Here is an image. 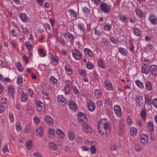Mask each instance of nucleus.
<instances>
[{
	"label": "nucleus",
	"mask_w": 157,
	"mask_h": 157,
	"mask_svg": "<svg viewBox=\"0 0 157 157\" xmlns=\"http://www.w3.org/2000/svg\"><path fill=\"white\" fill-rule=\"evenodd\" d=\"M119 52L123 56H127L128 55V53L126 49L124 48L120 47L118 49Z\"/></svg>",
	"instance_id": "24"
},
{
	"label": "nucleus",
	"mask_w": 157,
	"mask_h": 157,
	"mask_svg": "<svg viewBox=\"0 0 157 157\" xmlns=\"http://www.w3.org/2000/svg\"><path fill=\"white\" fill-rule=\"evenodd\" d=\"M44 26L46 30L48 32H50V27L48 23H45L44 24Z\"/></svg>",
	"instance_id": "57"
},
{
	"label": "nucleus",
	"mask_w": 157,
	"mask_h": 157,
	"mask_svg": "<svg viewBox=\"0 0 157 157\" xmlns=\"http://www.w3.org/2000/svg\"><path fill=\"white\" fill-rule=\"evenodd\" d=\"M137 16L140 18H142L144 17V13L141 10L139 9H136L135 10Z\"/></svg>",
	"instance_id": "32"
},
{
	"label": "nucleus",
	"mask_w": 157,
	"mask_h": 157,
	"mask_svg": "<svg viewBox=\"0 0 157 157\" xmlns=\"http://www.w3.org/2000/svg\"><path fill=\"white\" fill-rule=\"evenodd\" d=\"M44 128L42 126H39L36 130V134L40 136V137H42L44 134Z\"/></svg>",
	"instance_id": "21"
},
{
	"label": "nucleus",
	"mask_w": 157,
	"mask_h": 157,
	"mask_svg": "<svg viewBox=\"0 0 157 157\" xmlns=\"http://www.w3.org/2000/svg\"><path fill=\"white\" fill-rule=\"evenodd\" d=\"M104 27L105 30L109 31L111 29L112 26L110 24L107 23L104 25Z\"/></svg>",
	"instance_id": "48"
},
{
	"label": "nucleus",
	"mask_w": 157,
	"mask_h": 157,
	"mask_svg": "<svg viewBox=\"0 0 157 157\" xmlns=\"http://www.w3.org/2000/svg\"><path fill=\"white\" fill-rule=\"evenodd\" d=\"M141 71L143 73L145 74H148L149 72V69H148L147 67L143 66L141 67Z\"/></svg>",
	"instance_id": "49"
},
{
	"label": "nucleus",
	"mask_w": 157,
	"mask_h": 157,
	"mask_svg": "<svg viewBox=\"0 0 157 157\" xmlns=\"http://www.w3.org/2000/svg\"><path fill=\"white\" fill-rule=\"evenodd\" d=\"M73 89L74 91V93L75 94H77V95H79V92L78 90L77 87H76L75 86H72Z\"/></svg>",
	"instance_id": "61"
},
{
	"label": "nucleus",
	"mask_w": 157,
	"mask_h": 157,
	"mask_svg": "<svg viewBox=\"0 0 157 157\" xmlns=\"http://www.w3.org/2000/svg\"><path fill=\"white\" fill-rule=\"evenodd\" d=\"M83 52H84L85 55L86 56H89L90 58L93 57V53L88 48H85L84 49Z\"/></svg>",
	"instance_id": "16"
},
{
	"label": "nucleus",
	"mask_w": 157,
	"mask_h": 157,
	"mask_svg": "<svg viewBox=\"0 0 157 157\" xmlns=\"http://www.w3.org/2000/svg\"><path fill=\"white\" fill-rule=\"evenodd\" d=\"M101 42L102 46H106L108 45L109 40L106 38H103L102 39Z\"/></svg>",
	"instance_id": "34"
},
{
	"label": "nucleus",
	"mask_w": 157,
	"mask_h": 157,
	"mask_svg": "<svg viewBox=\"0 0 157 157\" xmlns=\"http://www.w3.org/2000/svg\"><path fill=\"white\" fill-rule=\"evenodd\" d=\"M49 81L50 83L53 86H56L57 85V79L55 78L54 76H51L49 78Z\"/></svg>",
	"instance_id": "28"
},
{
	"label": "nucleus",
	"mask_w": 157,
	"mask_h": 157,
	"mask_svg": "<svg viewBox=\"0 0 157 157\" xmlns=\"http://www.w3.org/2000/svg\"><path fill=\"white\" fill-rule=\"evenodd\" d=\"M49 55L51 56L50 58L53 64L55 66H56L58 63L59 59L58 57L56 55L53 56V54L51 52L49 53Z\"/></svg>",
	"instance_id": "8"
},
{
	"label": "nucleus",
	"mask_w": 157,
	"mask_h": 157,
	"mask_svg": "<svg viewBox=\"0 0 157 157\" xmlns=\"http://www.w3.org/2000/svg\"><path fill=\"white\" fill-rule=\"evenodd\" d=\"M56 133L61 138L64 137L65 135L63 132L60 129H58L56 131Z\"/></svg>",
	"instance_id": "46"
},
{
	"label": "nucleus",
	"mask_w": 157,
	"mask_h": 157,
	"mask_svg": "<svg viewBox=\"0 0 157 157\" xmlns=\"http://www.w3.org/2000/svg\"><path fill=\"white\" fill-rule=\"evenodd\" d=\"M89 110L91 112H93L95 109L96 106L94 102L90 101L88 105Z\"/></svg>",
	"instance_id": "23"
},
{
	"label": "nucleus",
	"mask_w": 157,
	"mask_h": 157,
	"mask_svg": "<svg viewBox=\"0 0 157 157\" xmlns=\"http://www.w3.org/2000/svg\"><path fill=\"white\" fill-rule=\"evenodd\" d=\"M19 16L21 21L24 23L28 22L29 20V17L25 13H20Z\"/></svg>",
	"instance_id": "13"
},
{
	"label": "nucleus",
	"mask_w": 157,
	"mask_h": 157,
	"mask_svg": "<svg viewBox=\"0 0 157 157\" xmlns=\"http://www.w3.org/2000/svg\"><path fill=\"white\" fill-rule=\"evenodd\" d=\"M8 93L9 95L11 96L12 98H14V89L13 87L10 86L8 87Z\"/></svg>",
	"instance_id": "27"
},
{
	"label": "nucleus",
	"mask_w": 157,
	"mask_h": 157,
	"mask_svg": "<svg viewBox=\"0 0 157 157\" xmlns=\"http://www.w3.org/2000/svg\"><path fill=\"white\" fill-rule=\"evenodd\" d=\"M25 46L27 48L28 51H29L31 50L32 48V46L31 43L29 42H28L26 43L25 44Z\"/></svg>",
	"instance_id": "59"
},
{
	"label": "nucleus",
	"mask_w": 157,
	"mask_h": 157,
	"mask_svg": "<svg viewBox=\"0 0 157 157\" xmlns=\"http://www.w3.org/2000/svg\"><path fill=\"white\" fill-rule=\"evenodd\" d=\"M71 52L73 57L76 60H79L81 59L82 57V55L80 51L75 49L71 50Z\"/></svg>",
	"instance_id": "5"
},
{
	"label": "nucleus",
	"mask_w": 157,
	"mask_h": 157,
	"mask_svg": "<svg viewBox=\"0 0 157 157\" xmlns=\"http://www.w3.org/2000/svg\"><path fill=\"white\" fill-rule=\"evenodd\" d=\"M27 108L28 113L31 114L33 113V109L31 106L29 105H27Z\"/></svg>",
	"instance_id": "60"
},
{
	"label": "nucleus",
	"mask_w": 157,
	"mask_h": 157,
	"mask_svg": "<svg viewBox=\"0 0 157 157\" xmlns=\"http://www.w3.org/2000/svg\"><path fill=\"white\" fill-rule=\"evenodd\" d=\"M38 52L40 56L41 57H44L46 55V53L45 50L42 49H40L38 51Z\"/></svg>",
	"instance_id": "50"
},
{
	"label": "nucleus",
	"mask_w": 157,
	"mask_h": 157,
	"mask_svg": "<svg viewBox=\"0 0 157 157\" xmlns=\"http://www.w3.org/2000/svg\"><path fill=\"white\" fill-rule=\"evenodd\" d=\"M106 118H103L100 120L98 125V129L100 134L103 135L104 134V131H102V128L106 131L108 129L109 130L111 129V124L109 123L105 122L107 120Z\"/></svg>",
	"instance_id": "1"
},
{
	"label": "nucleus",
	"mask_w": 157,
	"mask_h": 157,
	"mask_svg": "<svg viewBox=\"0 0 157 157\" xmlns=\"http://www.w3.org/2000/svg\"><path fill=\"white\" fill-rule=\"evenodd\" d=\"M135 83L137 86L141 89L144 88V85L142 82L139 80H136L135 81Z\"/></svg>",
	"instance_id": "30"
},
{
	"label": "nucleus",
	"mask_w": 157,
	"mask_h": 157,
	"mask_svg": "<svg viewBox=\"0 0 157 157\" xmlns=\"http://www.w3.org/2000/svg\"><path fill=\"white\" fill-rule=\"evenodd\" d=\"M146 112L145 110L143 109L141 110L140 116L142 119L143 121H145L146 120Z\"/></svg>",
	"instance_id": "42"
},
{
	"label": "nucleus",
	"mask_w": 157,
	"mask_h": 157,
	"mask_svg": "<svg viewBox=\"0 0 157 157\" xmlns=\"http://www.w3.org/2000/svg\"><path fill=\"white\" fill-rule=\"evenodd\" d=\"M147 126L149 129L150 130V134L153 135L154 132V127L153 123L151 121L147 123Z\"/></svg>",
	"instance_id": "18"
},
{
	"label": "nucleus",
	"mask_w": 157,
	"mask_h": 157,
	"mask_svg": "<svg viewBox=\"0 0 157 157\" xmlns=\"http://www.w3.org/2000/svg\"><path fill=\"white\" fill-rule=\"evenodd\" d=\"M36 109L38 112H44L46 111V107L44 104L40 101L37 100L36 102Z\"/></svg>",
	"instance_id": "3"
},
{
	"label": "nucleus",
	"mask_w": 157,
	"mask_h": 157,
	"mask_svg": "<svg viewBox=\"0 0 157 157\" xmlns=\"http://www.w3.org/2000/svg\"><path fill=\"white\" fill-rule=\"evenodd\" d=\"M68 136L71 140H73L75 137V133L72 132H69L68 133Z\"/></svg>",
	"instance_id": "33"
},
{
	"label": "nucleus",
	"mask_w": 157,
	"mask_h": 157,
	"mask_svg": "<svg viewBox=\"0 0 157 157\" xmlns=\"http://www.w3.org/2000/svg\"><path fill=\"white\" fill-rule=\"evenodd\" d=\"M130 135L133 136H136L137 133V131L136 128H132L130 131Z\"/></svg>",
	"instance_id": "41"
},
{
	"label": "nucleus",
	"mask_w": 157,
	"mask_h": 157,
	"mask_svg": "<svg viewBox=\"0 0 157 157\" xmlns=\"http://www.w3.org/2000/svg\"><path fill=\"white\" fill-rule=\"evenodd\" d=\"M148 139L147 136L145 134H142L140 137V142L143 145H145L147 143Z\"/></svg>",
	"instance_id": "14"
},
{
	"label": "nucleus",
	"mask_w": 157,
	"mask_h": 157,
	"mask_svg": "<svg viewBox=\"0 0 157 157\" xmlns=\"http://www.w3.org/2000/svg\"><path fill=\"white\" fill-rule=\"evenodd\" d=\"M135 147V150L137 151H140L141 150V146L140 144H136Z\"/></svg>",
	"instance_id": "63"
},
{
	"label": "nucleus",
	"mask_w": 157,
	"mask_h": 157,
	"mask_svg": "<svg viewBox=\"0 0 157 157\" xmlns=\"http://www.w3.org/2000/svg\"><path fill=\"white\" fill-rule=\"evenodd\" d=\"M153 105L154 106V107L156 108L157 109V98H154L152 101V103Z\"/></svg>",
	"instance_id": "64"
},
{
	"label": "nucleus",
	"mask_w": 157,
	"mask_h": 157,
	"mask_svg": "<svg viewBox=\"0 0 157 157\" xmlns=\"http://www.w3.org/2000/svg\"><path fill=\"white\" fill-rule=\"evenodd\" d=\"M114 110L117 116L121 117L122 115V111L120 106L116 105L114 106Z\"/></svg>",
	"instance_id": "9"
},
{
	"label": "nucleus",
	"mask_w": 157,
	"mask_h": 157,
	"mask_svg": "<svg viewBox=\"0 0 157 157\" xmlns=\"http://www.w3.org/2000/svg\"><path fill=\"white\" fill-rule=\"evenodd\" d=\"M42 93L44 98L47 100L49 99V96L45 90H43L42 91Z\"/></svg>",
	"instance_id": "45"
},
{
	"label": "nucleus",
	"mask_w": 157,
	"mask_h": 157,
	"mask_svg": "<svg viewBox=\"0 0 157 157\" xmlns=\"http://www.w3.org/2000/svg\"><path fill=\"white\" fill-rule=\"evenodd\" d=\"M65 39L69 42H71L74 40V37L73 34L67 32L66 33H64Z\"/></svg>",
	"instance_id": "12"
},
{
	"label": "nucleus",
	"mask_w": 157,
	"mask_h": 157,
	"mask_svg": "<svg viewBox=\"0 0 157 157\" xmlns=\"http://www.w3.org/2000/svg\"><path fill=\"white\" fill-rule=\"evenodd\" d=\"M78 119L79 122H86L87 119L86 115L83 113L79 112L78 114Z\"/></svg>",
	"instance_id": "7"
},
{
	"label": "nucleus",
	"mask_w": 157,
	"mask_h": 157,
	"mask_svg": "<svg viewBox=\"0 0 157 157\" xmlns=\"http://www.w3.org/2000/svg\"><path fill=\"white\" fill-rule=\"evenodd\" d=\"M83 128L85 133L87 134L90 133L92 131L90 125L86 124H85L83 125Z\"/></svg>",
	"instance_id": "22"
},
{
	"label": "nucleus",
	"mask_w": 157,
	"mask_h": 157,
	"mask_svg": "<svg viewBox=\"0 0 157 157\" xmlns=\"http://www.w3.org/2000/svg\"><path fill=\"white\" fill-rule=\"evenodd\" d=\"M145 98V103L148 106H150L151 105L152 102L151 97L148 94H145L144 95Z\"/></svg>",
	"instance_id": "17"
},
{
	"label": "nucleus",
	"mask_w": 157,
	"mask_h": 157,
	"mask_svg": "<svg viewBox=\"0 0 157 157\" xmlns=\"http://www.w3.org/2000/svg\"><path fill=\"white\" fill-rule=\"evenodd\" d=\"M136 101L139 106H142L144 103L142 96L140 95H138L136 96Z\"/></svg>",
	"instance_id": "15"
},
{
	"label": "nucleus",
	"mask_w": 157,
	"mask_h": 157,
	"mask_svg": "<svg viewBox=\"0 0 157 157\" xmlns=\"http://www.w3.org/2000/svg\"><path fill=\"white\" fill-rule=\"evenodd\" d=\"M104 85L105 88L108 90H112L113 87L112 84L111 82L108 80H106L104 82Z\"/></svg>",
	"instance_id": "11"
},
{
	"label": "nucleus",
	"mask_w": 157,
	"mask_h": 157,
	"mask_svg": "<svg viewBox=\"0 0 157 157\" xmlns=\"http://www.w3.org/2000/svg\"><path fill=\"white\" fill-rule=\"evenodd\" d=\"M133 33L134 35L136 36H140L141 33L140 30L138 28L134 27L133 28Z\"/></svg>",
	"instance_id": "29"
},
{
	"label": "nucleus",
	"mask_w": 157,
	"mask_h": 157,
	"mask_svg": "<svg viewBox=\"0 0 157 157\" xmlns=\"http://www.w3.org/2000/svg\"><path fill=\"white\" fill-rule=\"evenodd\" d=\"M49 148L50 150L55 151L58 149V147L53 143L51 142L49 144Z\"/></svg>",
	"instance_id": "38"
},
{
	"label": "nucleus",
	"mask_w": 157,
	"mask_h": 157,
	"mask_svg": "<svg viewBox=\"0 0 157 157\" xmlns=\"http://www.w3.org/2000/svg\"><path fill=\"white\" fill-rule=\"evenodd\" d=\"M65 69L68 75H70L72 74V69L69 65H66L65 66Z\"/></svg>",
	"instance_id": "26"
},
{
	"label": "nucleus",
	"mask_w": 157,
	"mask_h": 157,
	"mask_svg": "<svg viewBox=\"0 0 157 157\" xmlns=\"http://www.w3.org/2000/svg\"><path fill=\"white\" fill-rule=\"evenodd\" d=\"M23 81V78L22 77L19 76L17 77V83L18 85H20L21 83H22Z\"/></svg>",
	"instance_id": "62"
},
{
	"label": "nucleus",
	"mask_w": 157,
	"mask_h": 157,
	"mask_svg": "<svg viewBox=\"0 0 157 157\" xmlns=\"http://www.w3.org/2000/svg\"><path fill=\"white\" fill-rule=\"evenodd\" d=\"M8 104L7 99L6 98L3 97L2 98L0 104L7 107Z\"/></svg>",
	"instance_id": "36"
},
{
	"label": "nucleus",
	"mask_w": 157,
	"mask_h": 157,
	"mask_svg": "<svg viewBox=\"0 0 157 157\" xmlns=\"http://www.w3.org/2000/svg\"><path fill=\"white\" fill-rule=\"evenodd\" d=\"M95 34L97 35L98 36L101 35L102 33L101 31L97 29V27L95 28L94 29Z\"/></svg>",
	"instance_id": "55"
},
{
	"label": "nucleus",
	"mask_w": 157,
	"mask_h": 157,
	"mask_svg": "<svg viewBox=\"0 0 157 157\" xmlns=\"http://www.w3.org/2000/svg\"><path fill=\"white\" fill-rule=\"evenodd\" d=\"M69 11L70 13V15L73 16L74 17L76 18L77 17V14L75 10L72 9H70L69 10Z\"/></svg>",
	"instance_id": "47"
},
{
	"label": "nucleus",
	"mask_w": 157,
	"mask_h": 157,
	"mask_svg": "<svg viewBox=\"0 0 157 157\" xmlns=\"http://www.w3.org/2000/svg\"><path fill=\"white\" fill-rule=\"evenodd\" d=\"M78 72L83 77L85 76L86 74V72L85 71L82 69H79Z\"/></svg>",
	"instance_id": "56"
},
{
	"label": "nucleus",
	"mask_w": 157,
	"mask_h": 157,
	"mask_svg": "<svg viewBox=\"0 0 157 157\" xmlns=\"http://www.w3.org/2000/svg\"><path fill=\"white\" fill-rule=\"evenodd\" d=\"M126 15L124 16L123 15H120V19L122 22L125 23L127 21L128 18L126 17Z\"/></svg>",
	"instance_id": "39"
},
{
	"label": "nucleus",
	"mask_w": 157,
	"mask_h": 157,
	"mask_svg": "<svg viewBox=\"0 0 157 157\" xmlns=\"http://www.w3.org/2000/svg\"><path fill=\"white\" fill-rule=\"evenodd\" d=\"M67 104H68L71 110L75 111L77 110V106L76 103L73 101H69Z\"/></svg>",
	"instance_id": "10"
},
{
	"label": "nucleus",
	"mask_w": 157,
	"mask_h": 157,
	"mask_svg": "<svg viewBox=\"0 0 157 157\" xmlns=\"http://www.w3.org/2000/svg\"><path fill=\"white\" fill-rule=\"evenodd\" d=\"M25 145L27 148L29 150H30L32 148L33 144L32 141L28 140L26 142Z\"/></svg>",
	"instance_id": "35"
},
{
	"label": "nucleus",
	"mask_w": 157,
	"mask_h": 157,
	"mask_svg": "<svg viewBox=\"0 0 157 157\" xmlns=\"http://www.w3.org/2000/svg\"><path fill=\"white\" fill-rule=\"evenodd\" d=\"M127 121L128 125H131L132 123V117L128 116L127 118Z\"/></svg>",
	"instance_id": "51"
},
{
	"label": "nucleus",
	"mask_w": 157,
	"mask_h": 157,
	"mask_svg": "<svg viewBox=\"0 0 157 157\" xmlns=\"http://www.w3.org/2000/svg\"><path fill=\"white\" fill-rule=\"evenodd\" d=\"M17 67L18 69V70L20 71H23V67L21 65V64L18 62L17 64Z\"/></svg>",
	"instance_id": "58"
},
{
	"label": "nucleus",
	"mask_w": 157,
	"mask_h": 157,
	"mask_svg": "<svg viewBox=\"0 0 157 157\" xmlns=\"http://www.w3.org/2000/svg\"><path fill=\"white\" fill-rule=\"evenodd\" d=\"M111 6L105 2H102L100 6V10L105 13H108L110 12Z\"/></svg>",
	"instance_id": "2"
},
{
	"label": "nucleus",
	"mask_w": 157,
	"mask_h": 157,
	"mask_svg": "<svg viewBox=\"0 0 157 157\" xmlns=\"http://www.w3.org/2000/svg\"><path fill=\"white\" fill-rule=\"evenodd\" d=\"M86 66L88 69H91L94 67V65L92 63L89 62L86 64Z\"/></svg>",
	"instance_id": "54"
},
{
	"label": "nucleus",
	"mask_w": 157,
	"mask_h": 157,
	"mask_svg": "<svg viewBox=\"0 0 157 157\" xmlns=\"http://www.w3.org/2000/svg\"><path fill=\"white\" fill-rule=\"evenodd\" d=\"M105 103L107 105L110 106H112V101L108 97L107 98H106L105 99Z\"/></svg>",
	"instance_id": "52"
},
{
	"label": "nucleus",
	"mask_w": 157,
	"mask_h": 157,
	"mask_svg": "<svg viewBox=\"0 0 157 157\" xmlns=\"http://www.w3.org/2000/svg\"><path fill=\"white\" fill-rule=\"evenodd\" d=\"M58 102L60 106H65L67 103V99L62 95H59L57 98Z\"/></svg>",
	"instance_id": "4"
},
{
	"label": "nucleus",
	"mask_w": 157,
	"mask_h": 157,
	"mask_svg": "<svg viewBox=\"0 0 157 157\" xmlns=\"http://www.w3.org/2000/svg\"><path fill=\"white\" fill-rule=\"evenodd\" d=\"M149 70L150 74L154 77L157 76V66L152 64L149 67Z\"/></svg>",
	"instance_id": "6"
},
{
	"label": "nucleus",
	"mask_w": 157,
	"mask_h": 157,
	"mask_svg": "<svg viewBox=\"0 0 157 157\" xmlns=\"http://www.w3.org/2000/svg\"><path fill=\"white\" fill-rule=\"evenodd\" d=\"M45 120L48 125L51 126L54 124L53 119L49 116H46L45 118Z\"/></svg>",
	"instance_id": "19"
},
{
	"label": "nucleus",
	"mask_w": 157,
	"mask_h": 157,
	"mask_svg": "<svg viewBox=\"0 0 157 157\" xmlns=\"http://www.w3.org/2000/svg\"><path fill=\"white\" fill-rule=\"evenodd\" d=\"M22 94L21 95V100L23 102H25L28 98V96L27 94L22 91Z\"/></svg>",
	"instance_id": "40"
},
{
	"label": "nucleus",
	"mask_w": 157,
	"mask_h": 157,
	"mask_svg": "<svg viewBox=\"0 0 157 157\" xmlns=\"http://www.w3.org/2000/svg\"><path fill=\"white\" fill-rule=\"evenodd\" d=\"M82 12L84 13V15L86 17H88L90 14L89 10L86 7H85L82 8Z\"/></svg>",
	"instance_id": "31"
},
{
	"label": "nucleus",
	"mask_w": 157,
	"mask_h": 157,
	"mask_svg": "<svg viewBox=\"0 0 157 157\" xmlns=\"http://www.w3.org/2000/svg\"><path fill=\"white\" fill-rule=\"evenodd\" d=\"M149 18L152 24L155 25L157 24V17L154 14H152L150 15Z\"/></svg>",
	"instance_id": "20"
},
{
	"label": "nucleus",
	"mask_w": 157,
	"mask_h": 157,
	"mask_svg": "<svg viewBox=\"0 0 157 157\" xmlns=\"http://www.w3.org/2000/svg\"><path fill=\"white\" fill-rule=\"evenodd\" d=\"M98 66L101 68H105V66L104 65V62L102 59H99L98 60Z\"/></svg>",
	"instance_id": "37"
},
{
	"label": "nucleus",
	"mask_w": 157,
	"mask_h": 157,
	"mask_svg": "<svg viewBox=\"0 0 157 157\" xmlns=\"http://www.w3.org/2000/svg\"><path fill=\"white\" fill-rule=\"evenodd\" d=\"M146 89L148 91H150L152 89V83L150 81H147L145 82Z\"/></svg>",
	"instance_id": "25"
},
{
	"label": "nucleus",
	"mask_w": 157,
	"mask_h": 157,
	"mask_svg": "<svg viewBox=\"0 0 157 157\" xmlns=\"http://www.w3.org/2000/svg\"><path fill=\"white\" fill-rule=\"evenodd\" d=\"M94 94L95 96L97 98H100L101 96V92L98 89H96L95 90Z\"/></svg>",
	"instance_id": "44"
},
{
	"label": "nucleus",
	"mask_w": 157,
	"mask_h": 157,
	"mask_svg": "<svg viewBox=\"0 0 157 157\" xmlns=\"http://www.w3.org/2000/svg\"><path fill=\"white\" fill-rule=\"evenodd\" d=\"M65 87L70 88L72 86V84L71 82L69 80H67L65 81Z\"/></svg>",
	"instance_id": "53"
},
{
	"label": "nucleus",
	"mask_w": 157,
	"mask_h": 157,
	"mask_svg": "<svg viewBox=\"0 0 157 157\" xmlns=\"http://www.w3.org/2000/svg\"><path fill=\"white\" fill-rule=\"evenodd\" d=\"M48 134L49 136V137H50L51 136L52 137L54 136L55 134V131L53 129H49L48 132Z\"/></svg>",
	"instance_id": "43"
}]
</instances>
